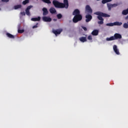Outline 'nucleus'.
<instances>
[{"mask_svg":"<svg viewBox=\"0 0 128 128\" xmlns=\"http://www.w3.org/2000/svg\"><path fill=\"white\" fill-rule=\"evenodd\" d=\"M2 10V9L0 8V10Z\"/></svg>","mask_w":128,"mask_h":128,"instance_id":"e433bc0d","label":"nucleus"},{"mask_svg":"<svg viewBox=\"0 0 128 128\" xmlns=\"http://www.w3.org/2000/svg\"><path fill=\"white\" fill-rule=\"evenodd\" d=\"M38 24H36V25H34V26H32V28H38Z\"/></svg>","mask_w":128,"mask_h":128,"instance_id":"c756f323","label":"nucleus"},{"mask_svg":"<svg viewBox=\"0 0 128 128\" xmlns=\"http://www.w3.org/2000/svg\"><path fill=\"white\" fill-rule=\"evenodd\" d=\"M30 4V0H25L22 2L23 6H26V4Z\"/></svg>","mask_w":128,"mask_h":128,"instance_id":"a211bd4d","label":"nucleus"},{"mask_svg":"<svg viewBox=\"0 0 128 128\" xmlns=\"http://www.w3.org/2000/svg\"><path fill=\"white\" fill-rule=\"evenodd\" d=\"M43 2H44L45 4H52V2H50V0H42Z\"/></svg>","mask_w":128,"mask_h":128,"instance_id":"412c9836","label":"nucleus"},{"mask_svg":"<svg viewBox=\"0 0 128 128\" xmlns=\"http://www.w3.org/2000/svg\"><path fill=\"white\" fill-rule=\"evenodd\" d=\"M95 14L96 16H97L98 20L100 21H98V24H104V18H110V15H108V14L104 13L102 12H95Z\"/></svg>","mask_w":128,"mask_h":128,"instance_id":"7ed1b4c3","label":"nucleus"},{"mask_svg":"<svg viewBox=\"0 0 128 128\" xmlns=\"http://www.w3.org/2000/svg\"><path fill=\"white\" fill-rule=\"evenodd\" d=\"M114 26H122V22H114Z\"/></svg>","mask_w":128,"mask_h":128,"instance_id":"4be33fe9","label":"nucleus"},{"mask_svg":"<svg viewBox=\"0 0 128 128\" xmlns=\"http://www.w3.org/2000/svg\"><path fill=\"white\" fill-rule=\"evenodd\" d=\"M112 0H102V4H106V2H110Z\"/></svg>","mask_w":128,"mask_h":128,"instance_id":"aec40b11","label":"nucleus"},{"mask_svg":"<svg viewBox=\"0 0 128 128\" xmlns=\"http://www.w3.org/2000/svg\"><path fill=\"white\" fill-rule=\"evenodd\" d=\"M50 14H56V8H54L52 7L50 9Z\"/></svg>","mask_w":128,"mask_h":128,"instance_id":"2eb2a0df","label":"nucleus"},{"mask_svg":"<svg viewBox=\"0 0 128 128\" xmlns=\"http://www.w3.org/2000/svg\"><path fill=\"white\" fill-rule=\"evenodd\" d=\"M128 14V8L126 10H123L122 12V14L123 16H126Z\"/></svg>","mask_w":128,"mask_h":128,"instance_id":"f3484780","label":"nucleus"},{"mask_svg":"<svg viewBox=\"0 0 128 128\" xmlns=\"http://www.w3.org/2000/svg\"><path fill=\"white\" fill-rule=\"evenodd\" d=\"M42 18V20L44 22H52V18L50 17H47L44 16H43Z\"/></svg>","mask_w":128,"mask_h":128,"instance_id":"6e6552de","label":"nucleus"},{"mask_svg":"<svg viewBox=\"0 0 128 128\" xmlns=\"http://www.w3.org/2000/svg\"><path fill=\"white\" fill-rule=\"evenodd\" d=\"M43 11V16H47V14H48V9L46 8H42Z\"/></svg>","mask_w":128,"mask_h":128,"instance_id":"9d476101","label":"nucleus"},{"mask_svg":"<svg viewBox=\"0 0 128 128\" xmlns=\"http://www.w3.org/2000/svg\"><path fill=\"white\" fill-rule=\"evenodd\" d=\"M82 28L84 29V30L86 32V30H88V29L84 27V26H82Z\"/></svg>","mask_w":128,"mask_h":128,"instance_id":"473e14b6","label":"nucleus"},{"mask_svg":"<svg viewBox=\"0 0 128 128\" xmlns=\"http://www.w3.org/2000/svg\"><path fill=\"white\" fill-rule=\"evenodd\" d=\"M72 15L74 16L72 19V22L74 24H76L82 20V16L80 14V12L78 9L74 10L72 12Z\"/></svg>","mask_w":128,"mask_h":128,"instance_id":"f03ea898","label":"nucleus"},{"mask_svg":"<svg viewBox=\"0 0 128 128\" xmlns=\"http://www.w3.org/2000/svg\"><path fill=\"white\" fill-rule=\"evenodd\" d=\"M26 14L27 16H30V10H26Z\"/></svg>","mask_w":128,"mask_h":128,"instance_id":"393cba45","label":"nucleus"},{"mask_svg":"<svg viewBox=\"0 0 128 128\" xmlns=\"http://www.w3.org/2000/svg\"><path fill=\"white\" fill-rule=\"evenodd\" d=\"M52 4L58 8H68V0H64V3L59 2L56 0L52 1Z\"/></svg>","mask_w":128,"mask_h":128,"instance_id":"f257e3e1","label":"nucleus"},{"mask_svg":"<svg viewBox=\"0 0 128 128\" xmlns=\"http://www.w3.org/2000/svg\"><path fill=\"white\" fill-rule=\"evenodd\" d=\"M31 20H32V22H40V16H38L36 18H32Z\"/></svg>","mask_w":128,"mask_h":128,"instance_id":"9b49d317","label":"nucleus"},{"mask_svg":"<svg viewBox=\"0 0 128 128\" xmlns=\"http://www.w3.org/2000/svg\"><path fill=\"white\" fill-rule=\"evenodd\" d=\"M122 38V34L118 33H116L114 36L110 38H106V40L108 42H110V40H120Z\"/></svg>","mask_w":128,"mask_h":128,"instance_id":"20e7f679","label":"nucleus"},{"mask_svg":"<svg viewBox=\"0 0 128 128\" xmlns=\"http://www.w3.org/2000/svg\"><path fill=\"white\" fill-rule=\"evenodd\" d=\"M24 30H18V34H22V32H24Z\"/></svg>","mask_w":128,"mask_h":128,"instance_id":"cd10ccee","label":"nucleus"},{"mask_svg":"<svg viewBox=\"0 0 128 128\" xmlns=\"http://www.w3.org/2000/svg\"><path fill=\"white\" fill-rule=\"evenodd\" d=\"M2 2H10V0H2Z\"/></svg>","mask_w":128,"mask_h":128,"instance_id":"7c9ffc66","label":"nucleus"},{"mask_svg":"<svg viewBox=\"0 0 128 128\" xmlns=\"http://www.w3.org/2000/svg\"><path fill=\"white\" fill-rule=\"evenodd\" d=\"M57 18H58V20H60V18H62V14H58Z\"/></svg>","mask_w":128,"mask_h":128,"instance_id":"b1692460","label":"nucleus"},{"mask_svg":"<svg viewBox=\"0 0 128 128\" xmlns=\"http://www.w3.org/2000/svg\"><path fill=\"white\" fill-rule=\"evenodd\" d=\"M106 26H114V23H108L106 24Z\"/></svg>","mask_w":128,"mask_h":128,"instance_id":"5701e85b","label":"nucleus"},{"mask_svg":"<svg viewBox=\"0 0 128 128\" xmlns=\"http://www.w3.org/2000/svg\"><path fill=\"white\" fill-rule=\"evenodd\" d=\"M113 50L114 52L116 54H120V50H118V46H116V45H114L113 46Z\"/></svg>","mask_w":128,"mask_h":128,"instance_id":"1a4fd4ad","label":"nucleus"},{"mask_svg":"<svg viewBox=\"0 0 128 128\" xmlns=\"http://www.w3.org/2000/svg\"><path fill=\"white\" fill-rule=\"evenodd\" d=\"M112 6H113V8H116V7L118 6V4H112Z\"/></svg>","mask_w":128,"mask_h":128,"instance_id":"2f4dec72","label":"nucleus"},{"mask_svg":"<svg viewBox=\"0 0 128 128\" xmlns=\"http://www.w3.org/2000/svg\"><path fill=\"white\" fill-rule=\"evenodd\" d=\"M20 14L22 16H26V13L24 12H21Z\"/></svg>","mask_w":128,"mask_h":128,"instance_id":"72a5a7b5","label":"nucleus"},{"mask_svg":"<svg viewBox=\"0 0 128 128\" xmlns=\"http://www.w3.org/2000/svg\"><path fill=\"white\" fill-rule=\"evenodd\" d=\"M92 36H98V31L97 30H94L92 32Z\"/></svg>","mask_w":128,"mask_h":128,"instance_id":"4468645a","label":"nucleus"},{"mask_svg":"<svg viewBox=\"0 0 128 128\" xmlns=\"http://www.w3.org/2000/svg\"><path fill=\"white\" fill-rule=\"evenodd\" d=\"M86 12H88V14H92V8H90V6L89 5L86 6Z\"/></svg>","mask_w":128,"mask_h":128,"instance_id":"0eeeda50","label":"nucleus"},{"mask_svg":"<svg viewBox=\"0 0 128 128\" xmlns=\"http://www.w3.org/2000/svg\"><path fill=\"white\" fill-rule=\"evenodd\" d=\"M96 0L98 1V0Z\"/></svg>","mask_w":128,"mask_h":128,"instance_id":"c9c22d12","label":"nucleus"},{"mask_svg":"<svg viewBox=\"0 0 128 128\" xmlns=\"http://www.w3.org/2000/svg\"><path fill=\"white\" fill-rule=\"evenodd\" d=\"M107 6L108 8V10H111L112 8H114L112 4H107Z\"/></svg>","mask_w":128,"mask_h":128,"instance_id":"dca6fc26","label":"nucleus"},{"mask_svg":"<svg viewBox=\"0 0 128 128\" xmlns=\"http://www.w3.org/2000/svg\"><path fill=\"white\" fill-rule=\"evenodd\" d=\"M18 8H22V5H16L14 6V10H18Z\"/></svg>","mask_w":128,"mask_h":128,"instance_id":"6ab92c4d","label":"nucleus"},{"mask_svg":"<svg viewBox=\"0 0 128 128\" xmlns=\"http://www.w3.org/2000/svg\"><path fill=\"white\" fill-rule=\"evenodd\" d=\"M62 29H57V30H53L52 32L55 34V36H58V34H60L62 33Z\"/></svg>","mask_w":128,"mask_h":128,"instance_id":"39448f33","label":"nucleus"},{"mask_svg":"<svg viewBox=\"0 0 128 128\" xmlns=\"http://www.w3.org/2000/svg\"><path fill=\"white\" fill-rule=\"evenodd\" d=\"M125 20H128V15L125 18Z\"/></svg>","mask_w":128,"mask_h":128,"instance_id":"f704fd0d","label":"nucleus"},{"mask_svg":"<svg viewBox=\"0 0 128 128\" xmlns=\"http://www.w3.org/2000/svg\"><path fill=\"white\" fill-rule=\"evenodd\" d=\"M124 28H128V23H124L123 25Z\"/></svg>","mask_w":128,"mask_h":128,"instance_id":"a878e982","label":"nucleus"},{"mask_svg":"<svg viewBox=\"0 0 128 128\" xmlns=\"http://www.w3.org/2000/svg\"><path fill=\"white\" fill-rule=\"evenodd\" d=\"M6 36H8V38H14V36L6 32Z\"/></svg>","mask_w":128,"mask_h":128,"instance_id":"f8f14e48","label":"nucleus"},{"mask_svg":"<svg viewBox=\"0 0 128 128\" xmlns=\"http://www.w3.org/2000/svg\"><path fill=\"white\" fill-rule=\"evenodd\" d=\"M79 40L82 42H86V37L82 36L80 38Z\"/></svg>","mask_w":128,"mask_h":128,"instance_id":"ddd939ff","label":"nucleus"},{"mask_svg":"<svg viewBox=\"0 0 128 128\" xmlns=\"http://www.w3.org/2000/svg\"><path fill=\"white\" fill-rule=\"evenodd\" d=\"M32 8V6L30 5L28 6L26 8V10H30Z\"/></svg>","mask_w":128,"mask_h":128,"instance_id":"bb28decb","label":"nucleus"},{"mask_svg":"<svg viewBox=\"0 0 128 128\" xmlns=\"http://www.w3.org/2000/svg\"><path fill=\"white\" fill-rule=\"evenodd\" d=\"M86 22H90L91 20H92V16L90 14H86Z\"/></svg>","mask_w":128,"mask_h":128,"instance_id":"423d86ee","label":"nucleus"},{"mask_svg":"<svg viewBox=\"0 0 128 128\" xmlns=\"http://www.w3.org/2000/svg\"><path fill=\"white\" fill-rule=\"evenodd\" d=\"M88 40H92V36L90 35L88 36Z\"/></svg>","mask_w":128,"mask_h":128,"instance_id":"c85d7f7f","label":"nucleus"}]
</instances>
